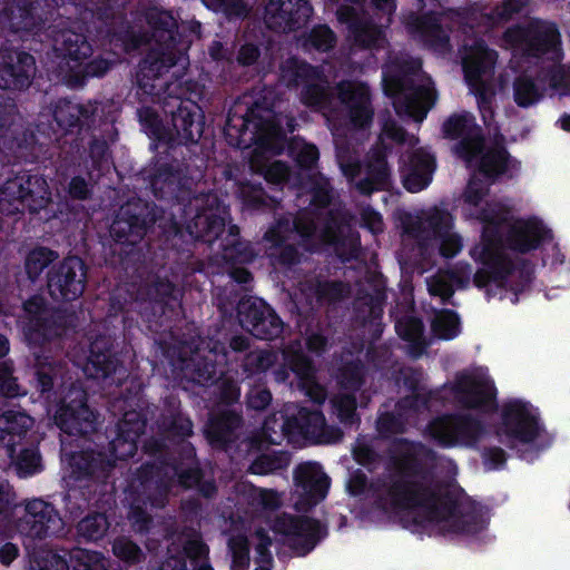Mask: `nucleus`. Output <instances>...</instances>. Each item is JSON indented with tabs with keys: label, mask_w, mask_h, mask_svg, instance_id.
Segmentation results:
<instances>
[{
	"label": "nucleus",
	"mask_w": 570,
	"mask_h": 570,
	"mask_svg": "<svg viewBox=\"0 0 570 570\" xmlns=\"http://www.w3.org/2000/svg\"><path fill=\"white\" fill-rule=\"evenodd\" d=\"M17 442L6 443V454L19 478H28L43 470L38 446H20Z\"/></svg>",
	"instance_id": "nucleus-44"
},
{
	"label": "nucleus",
	"mask_w": 570,
	"mask_h": 570,
	"mask_svg": "<svg viewBox=\"0 0 570 570\" xmlns=\"http://www.w3.org/2000/svg\"><path fill=\"white\" fill-rule=\"evenodd\" d=\"M283 361L302 384L314 382L316 371L313 360L302 350L286 348L283 352Z\"/></svg>",
	"instance_id": "nucleus-49"
},
{
	"label": "nucleus",
	"mask_w": 570,
	"mask_h": 570,
	"mask_svg": "<svg viewBox=\"0 0 570 570\" xmlns=\"http://www.w3.org/2000/svg\"><path fill=\"white\" fill-rule=\"evenodd\" d=\"M332 100L333 94L325 76L322 80H314L302 87L301 101L306 107L325 109L330 107Z\"/></svg>",
	"instance_id": "nucleus-51"
},
{
	"label": "nucleus",
	"mask_w": 570,
	"mask_h": 570,
	"mask_svg": "<svg viewBox=\"0 0 570 570\" xmlns=\"http://www.w3.org/2000/svg\"><path fill=\"white\" fill-rule=\"evenodd\" d=\"M434 396L435 392L433 391L410 393L396 401L395 410L403 412L407 417L410 414L422 413L430 409L431 401Z\"/></svg>",
	"instance_id": "nucleus-61"
},
{
	"label": "nucleus",
	"mask_w": 570,
	"mask_h": 570,
	"mask_svg": "<svg viewBox=\"0 0 570 570\" xmlns=\"http://www.w3.org/2000/svg\"><path fill=\"white\" fill-rule=\"evenodd\" d=\"M502 41L515 55L531 59H556L561 53V35L554 22L532 19L508 27Z\"/></svg>",
	"instance_id": "nucleus-11"
},
{
	"label": "nucleus",
	"mask_w": 570,
	"mask_h": 570,
	"mask_svg": "<svg viewBox=\"0 0 570 570\" xmlns=\"http://www.w3.org/2000/svg\"><path fill=\"white\" fill-rule=\"evenodd\" d=\"M333 413L345 426H352L360 423V416L356 413L357 400L355 393H338L331 400Z\"/></svg>",
	"instance_id": "nucleus-56"
},
{
	"label": "nucleus",
	"mask_w": 570,
	"mask_h": 570,
	"mask_svg": "<svg viewBox=\"0 0 570 570\" xmlns=\"http://www.w3.org/2000/svg\"><path fill=\"white\" fill-rule=\"evenodd\" d=\"M296 118L292 115L275 112L273 104L267 99H256L250 105L235 102L229 108L223 129L226 142L237 149L253 146L272 148L284 146L287 135L297 128Z\"/></svg>",
	"instance_id": "nucleus-6"
},
{
	"label": "nucleus",
	"mask_w": 570,
	"mask_h": 570,
	"mask_svg": "<svg viewBox=\"0 0 570 570\" xmlns=\"http://www.w3.org/2000/svg\"><path fill=\"white\" fill-rule=\"evenodd\" d=\"M542 431L543 424L539 412L530 402L514 399L503 404L498 435L507 438V445L510 449H513L515 443H533Z\"/></svg>",
	"instance_id": "nucleus-18"
},
{
	"label": "nucleus",
	"mask_w": 570,
	"mask_h": 570,
	"mask_svg": "<svg viewBox=\"0 0 570 570\" xmlns=\"http://www.w3.org/2000/svg\"><path fill=\"white\" fill-rule=\"evenodd\" d=\"M276 362V356L269 351H249L242 362V371L245 377L250 379L269 370Z\"/></svg>",
	"instance_id": "nucleus-57"
},
{
	"label": "nucleus",
	"mask_w": 570,
	"mask_h": 570,
	"mask_svg": "<svg viewBox=\"0 0 570 570\" xmlns=\"http://www.w3.org/2000/svg\"><path fill=\"white\" fill-rule=\"evenodd\" d=\"M395 331L401 340L410 343V352L413 356L419 357L423 354L424 324L420 317L413 315L400 317L395 323Z\"/></svg>",
	"instance_id": "nucleus-48"
},
{
	"label": "nucleus",
	"mask_w": 570,
	"mask_h": 570,
	"mask_svg": "<svg viewBox=\"0 0 570 570\" xmlns=\"http://www.w3.org/2000/svg\"><path fill=\"white\" fill-rule=\"evenodd\" d=\"M436 168L433 155L422 148L400 157V175L403 187L409 193H419L425 189L432 181Z\"/></svg>",
	"instance_id": "nucleus-35"
},
{
	"label": "nucleus",
	"mask_w": 570,
	"mask_h": 570,
	"mask_svg": "<svg viewBox=\"0 0 570 570\" xmlns=\"http://www.w3.org/2000/svg\"><path fill=\"white\" fill-rule=\"evenodd\" d=\"M312 14L313 7L307 0H268L264 20L275 32H292L304 27Z\"/></svg>",
	"instance_id": "nucleus-30"
},
{
	"label": "nucleus",
	"mask_w": 570,
	"mask_h": 570,
	"mask_svg": "<svg viewBox=\"0 0 570 570\" xmlns=\"http://www.w3.org/2000/svg\"><path fill=\"white\" fill-rule=\"evenodd\" d=\"M503 224H485L480 242L470 248V256L481 265L473 275V285L484 289L488 299L497 295L492 284L500 293L510 291L518 296L532 283L531 268L525 262L517 264L505 252L504 244L513 252L528 254L553 237L540 219L529 218L512 225L503 239Z\"/></svg>",
	"instance_id": "nucleus-5"
},
{
	"label": "nucleus",
	"mask_w": 570,
	"mask_h": 570,
	"mask_svg": "<svg viewBox=\"0 0 570 570\" xmlns=\"http://www.w3.org/2000/svg\"><path fill=\"white\" fill-rule=\"evenodd\" d=\"M33 425V419L23 411L7 410L0 414V441L19 443Z\"/></svg>",
	"instance_id": "nucleus-46"
},
{
	"label": "nucleus",
	"mask_w": 570,
	"mask_h": 570,
	"mask_svg": "<svg viewBox=\"0 0 570 570\" xmlns=\"http://www.w3.org/2000/svg\"><path fill=\"white\" fill-rule=\"evenodd\" d=\"M346 294L342 281L321 275L306 277L289 294L288 311L295 316L296 326L305 338L308 352L322 355L328 346L327 326L321 320L324 307L341 302Z\"/></svg>",
	"instance_id": "nucleus-7"
},
{
	"label": "nucleus",
	"mask_w": 570,
	"mask_h": 570,
	"mask_svg": "<svg viewBox=\"0 0 570 570\" xmlns=\"http://www.w3.org/2000/svg\"><path fill=\"white\" fill-rule=\"evenodd\" d=\"M154 151L155 164L146 171L145 179L155 198L177 200L184 225L174 216L159 217L154 203L141 198L127 200L109 229L114 262L126 273H135L149 264H164L170 250H184L183 244L189 240L213 245L226 227L225 218L218 213L219 198L213 193L196 194L181 183L194 168L205 167V163L187 155V146L181 153L166 148Z\"/></svg>",
	"instance_id": "nucleus-1"
},
{
	"label": "nucleus",
	"mask_w": 570,
	"mask_h": 570,
	"mask_svg": "<svg viewBox=\"0 0 570 570\" xmlns=\"http://www.w3.org/2000/svg\"><path fill=\"white\" fill-rule=\"evenodd\" d=\"M432 332L441 340H453L460 333L459 314L452 309H443L435 316L432 324Z\"/></svg>",
	"instance_id": "nucleus-60"
},
{
	"label": "nucleus",
	"mask_w": 570,
	"mask_h": 570,
	"mask_svg": "<svg viewBox=\"0 0 570 570\" xmlns=\"http://www.w3.org/2000/svg\"><path fill=\"white\" fill-rule=\"evenodd\" d=\"M56 425L69 435H87L96 431V412L88 405V394L72 385L57 405Z\"/></svg>",
	"instance_id": "nucleus-19"
},
{
	"label": "nucleus",
	"mask_w": 570,
	"mask_h": 570,
	"mask_svg": "<svg viewBox=\"0 0 570 570\" xmlns=\"http://www.w3.org/2000/svg\"><path fill=\"white\" fill-rule=\"evenodd\" d=\"M476 98L478 108L485 127L491 128L494 122L495 90L492 85H481L470 88Z\"/></svg>",
	"instance_id": "nucleus-59"
},
{
	"label": "nucleus",
	"mask_w": 570,
	"mask_h": 570,
	"mask_svg": "<svg viewBox=\"0 0 570 570\" xmlns=\"http://www.w3.org/2000/svg\"><path fill=\"white\" fill-rule=\"evenodd\" d=\"M366 368L364 363L356 358L344 362L338 368L337 383L342 390L355 393L365 382Z\"/></svg>",
	"instance_id": "nucleus-54"
},
{
	"label": "nucleus",
	"mask_w": 570,
	"mask_h": 570,
	"mask_svg": "<svg viewBox=\"0 0 570 570\" xmlns=\"http://www.w3.org/2000/svg\"><path fill=\"white\" fill-rule=\"evenodd\" d=\"M513 97L519 107L528 108L541 98L535 81L528 76H519L513 82Z\"/></svg>",
	"instance_id": "nucleus-62"
},
{
	"label": "nucleus",
	"mask_w": 570,
	"mask_h": 570,
	"mask_svg": "<svg viewBox=\"0 0 570 570\" xmlns=\"http://www.w3.org/2000/svg\"><path fill=\"white\" fill-rule=\"evenodd\" d=\"M19 531L32 539L59 535L65 522L52 503L33 499L26 504L24 514L18 523Z\"/></svg>",
	"instance_id": "nucleus-26"
},
{
	"label": "nucleus",
	"mask_w": 570,
	"mask_h": 570,
	"mask_svg": "<svg viewBox=\"0 0 570 570\" xmlns=\"http://www.w3.org/2000/svg\"><path fill=\"white\" fill-rule=\"evenodd\" d=\"M294 435H299L306 440H313L317 443H331L342 439V431L338 428L328 426L325 416L321 410H309L298 407L296 413L288 416L285 424Z\"/></svg>",
	"instance_id": "nucleus-33"
},
{
	"label": "nucleus",
	"mask_w": 570,
	"mask_h": 570,
	"mask_svg": "<svg viewBox=\"0 0 570 570\" xmlns=\"http://www.w3.org/2000/svg\"><path fill=\"white\" fill-rule=\"evenodd\" d=\"M140 466L141 473L150 476L153 484L166 488L167 501L175 479L181 488L194 489L204 476L191 443L177 450V455L171 461L160 460L158 463H142Z\"/></svg>",
	"instance_id": "nucleus-13"
},
{
	"label": "nucleus",
	"mask_w": 570,
	"mask_h": 570,
	"mask_svg": "<svg viewBox=\"0 0 570 570\" xmlns=\"http://www.w3.org/2000/svg\"><path fill=\"white\" fill-rule=\"evenodd\" d=\"M392 187L391 168L385 147L371 150L365 165V176L356 183L360 194L370 196L374 191L390 190Z\"/></svg>",
	"instance_id": "nucleus-41"
},
{
	"label": "nucleus",
	"mask_w": 570,
	"mask_h": 570,
	"mask_svg": "<svg viewBox=\"0 0 570 570\" xmlns=\"http://www.w3.org/2000/svg\"><path fill=\"white\" fill-rule=\"evenodd\" d=\"M530 0H503L494 6L488 12L476 8H459L451 11V17H455L459 28L465 35L487 33L500 26L509 22L514 14L520 13Z\"/></svg>",
	"instance_id": "nucleus-21"
},
{
	"label": "nucleus",
	"mask_w": 570,
	"mask_h": 570,
	"mask_svg": "<svg viewBox=\"0 0 570 570\" xmlns=\"http://www.w3.org/2000/svg\"><path fill=\"white\" fill-rule=\"evenodd\" d=\"M109 521L105 513L92 512L77 523V533L86 541H98L109 529Z\"/></svg>",
	"instance_id": "nucleus-55"
},
{
	"label": "nucleus",
	"mask_w": 570,
	"mask_h": 570,
	"mask_svg": "<svg viewBox=\"0 0 570 570\" xmlns=\"http://www.w3.org/2000/svg\"><path fill=\"white\" fill-rule=\"evenodd\" d=\"M243 422V415L235 410L214 411L205 425V438L214 449L226 451L237 441Z\"/></svg>",
	"instance_id": "nucleus-40"
},
{
	"label": "nucleus",
	"mask_w": 570,
	"mask_h": 570,
	"mask_svg": "<svg viewBox=\"0 0 570 570\" xmlns=\"http://www.w3.org/2000/svg\"><path fill=\"white\" fill-rule=\"evenodd\" d=\"M188 50H179V48H166V46H157L150 48L146 56L139 62L136 82L138 90L142 95L151 98L153 101L160 100L165 96V87L171 85L164 81L163 76L183 60H187ZM177 80L173 81L175 83Z\"/></svg>",
	"instance_id": "nucleus-15"
},
{
	"label": "nucleus",
	"mask_w": 570,
	"mask_h": 570,
	"mask_svg": "<svg viewBox=\"0 0 570 570\" xmlns=\"http://www.w3.org/2000/svg\"><path fill=\"white\" fill-rule=\"evenodd\" d=\"M336 35L327 24H316L307 33L304 46L318 52H328L336 45Z\"/></svg>",
	"instance_id": "nucleus-64"
},
{
	"label": "nucleus",
	"mask_w": 570,
	"mask_h": 570,
	"mask_svg": "<svg viewBox=\"0 0 570 570\" xmlns=\"http://www.w3.org/2000/svg\"><path fill=\"white\" fill-rule=\"evenodd\" d=\"M237 314L240 325L258 340L273 341L284 331L279 315L263 299H240Z\"/></svg>",
	"instance_id": "nucleus-23"
},
{
	"label": "nucleus",
	"mask_w": 570,
	"mask_h": 570,
	"mask_svg": "<svg viewBox=\"0 0 570 570\" xmlns=\"http://www.w3.org/2000/svg\"><path fill=\"white\" fill-rule=\"evenodd\" d=\"M112 553L128 568L137 566L146 559L141 548L127 538H118L114 541Z\"/></svg>",
	"instance_id": "nucleus-63"
},
{
	"label": "nucleus",
	"mask_w": 570,
	"mask_h": 570,
	"mask_svg": "<svg viewBox=\"0 0 570 570\" xmlns=\"http://www.w3.org/2000/svg\"><path fill=\"white\" fill-rule=\"evenodd\" d=\"M146 22L151 30V37L157 46L188 50L191 43L185 28L167 10L150 8L146 12Z\"/></svg>",
	"instance_id": "nucleus-37"
},
{
	"label": "nucleus",
	"mask_w": 570,
	"mask_h": 570,
	"mask_svg": "<svg viewBox=\"0 0 570 570\" xmlns=\"http://www.w3.org/2000/svg\"><path fill=\"white\" fill-rule=\"evenodd\" d=\"M291 463L286 451L262 452L256 455L248 468V472L256 475L273 474L286 470Z\"/></svg>",
	"instance_id": "nucleus-50"
},
{
	"label": "nucleus",
	"mask_w": 570,
	"mask_h": 570,
	"mask_svg": "<svg viewBox=\"0 0 570 570\" xmlns=\"http://www.w3.org/2000/svg\"><path fill=\"white\" fill-rule=\"evenodd\" d=\"M65 0H4L0 3V29L12 33H38L52 9Z\"/></svg>",
	"instance_id": "nucleus-16"
},
{
	"label": "nucleus",
	"mask_w": 570,
	"mask_h": 570,
	"mask_svg": "<svg viewBox=\"0 0 570 570\" xmlns=\"http://www.w3.org/2000/svg\"><path fill=\"white\" fill-rule=\"evenodd\" d=\"M189 352L179 351L173 361V366L181 373V376L200 386H209L217 381L218 347L213 346L205 352L198 345H188Z\"/></svg>",
	"instance_id": "nucleus-27"
},
{
	"label": "nucleus",
	"mask_w": 570,
	"mask_h": 570,
	"mask_svg": "<svg viewBox=\"0 0 570 570\" xmlns=\"http://www.w3.org/2000/svg\"><path fill=\"white\" fill-rule=\"evenodd\" d=\"M129 0H91L88 10L99 21L108 36H117L129 28L127 4Z\"/></svg>",
	"instance_id": "nucleus-42"
},
{
	"label": "nucleus",
	"mask_w": 570,
	"mask_h": 570,
	"mask_svg": "<svg viewBox=\"0 0 570 570\" xmlns=\"http://www.w3.org/2000/svg\"><path fill=\"white\" fill-rule=\"evenodd\" d=\"M190 94V88L177 79L175 83L165 87V96L158 101L161 104L163 112L170 120L176 145L187 146L189 151L186 154L204 164L198 142L204 132L205 114L189 97Z\"/></svg>",
	"instance_id": "nucleus-8"
},
{
	"label": "nucleus",
	"mask_w": 570,
	"mask_h": 570,
	"mask_svg": "<svg viewBox=\"0 0 570 570\" xmlns=\"http://www.w3.org/2000/svg\"><path fill=\"white\" fill-rule=\"evenodd\" d=\"M337 98L346 110L347 125L352 129H365L373 120L374 110L371 104V92L364 83L341 81L336 86Z\"/></svg>",
	"instance_id": "nucleus-31"
},
{
	"label": "nucleus",
	"mask_w": 570,
	"mask_h": 570,
	"mask_svg": "<svg viewBox=\"0 0 570 570\" xmlns=\"http://www.w3.org/2000/svg\"><path fill=\"white\" fill-rule=\"evenodd\" d=\"M37 71L35 57L19 48H0V88L23 91L30 87Z\"/></svg>",
	"instance_id": "nucleus-25"
},
{
	"label": "nucleus",
	"mask_w": 570,
	"mask_h": 570,
	"mask_svg": "<svg viewBox=\"0 0 570 570\" xmlns=\"http://www.w3.org/2000/svg\"><path fill=\"white\" fill-rule=\"evenodd\" d=\"M116 118L112 106L108 105L107 114L104 117L100 116L99 122L88 134L83 135L86 153L82 155L80 163L89 158L92 170L100 171L109 166L111 158L109 141H114L118 135L115 127Z\"/></svg>",
	"instance_id": "nucleus-28"
},
{
	"label": "nucleus",
	"mask_w": 570,
	"mask_h": 570,
	"mask_svg": "<svg viewBox=\"0 0 570 570\" xmlns=\"http://www.w3.org/2000/svg\"><path fill=\"white\" fill-rule=\"evenodd\" d=\"M50 29L53 51L67 66L63 79L69 87H82L90 78L102 77L111 68V61L102 57L89 60L94 49L82 32L58 29L56 26Z\"/></svg>",
	"instance_id": "nucleus-9"
},
{
	"label": "nucleus",
	"mask_w": 570,
	"mask_h": 570,
	"mask_svg": "<svg viewBox=\"0 0 570 570\" xmlns=\"http://www.w3.org/2000/svg\"><path fill=\"white\" fill-rule=\"evenodd\" d=\"M452 392L463 409L490 413L498 407L497 387L491 380L460 375L455 379Z\"/></svg>",
	"instance_id": "nucleus-29"
},
{
	"label": "nucleus",
	"mask_w": 570,
	"mask_h": 570,
	"mask_svg": "<svg viewBox=\"0 0 570 570\" xmlns=\"http://www.w3.org/2000/svg\"><path fill=\"white\" fill-rule=\"evenodd\" d=\"M478 35L468 36L475 37L473 43L470 46L466 56L463 58L462 68L464 79L469 86L479 87L481 85H491L483 79L484 76H491L498 59L495 50L489 48L484 39L478 38Z\"/></svg>",
	"instance_id": "nucleus-39"
},
{
	"label": "nucleus",
	"mask_w": 570,
	"mask_h": 570,
	"mask_svg": "<svg viewBox=\"0 0 570 570\" xmlns=\"http://www.w3.org/2000/svg\"><path fill=\"white\" fill-rule=\"evenodd\" d=\"M157 425L164 439L177 443L178 450L187 444L186 440L194 434V423L190 416L181 410V402L175 395L164 399Z\"/></svg>",
	"instance_id": "nucleus-38"
},
{
	"label": "nucleus",
	"mask_w": 570,
	"mask_h": 570,
	"mask_svg": "<svg viewBox=\"0 0 570 570\" xmlns=\"http://www.w3.org/2000/svg\"><path fill=\"white\" fill-rule=\"evenodd\" d=\"M59 254L46 246H37L31 249L24 259V269L28 278L36 282L42 272L57 261Z\"/></svg>",
	"instance_id": "nucleus-52"
},
{
	"label": "nucleus",
	"mask_w": 570,
	"mask_h": 570,
	"mask_svg": "<svg viewBox=\"0 0 570 570\" xmlns=\"http://www.w3.org/2000/svg\"><path fill=\"white\" fill-rule=\"evenodd\" d=\"M367 17L363 7L356 8L351 4H340L336 9V19L340 23L346 24L348 37L356 47L372 49L377 46L383 36L382 29Z\"/></svg>",
	"instance_id": "nucleus-36"
},
{
	"label": "nucleus",
	"mask_w": 570,
	"mask_h": 570,
	"mask_svg": "<svg viewBox=\"0 0 570 570\" xmlns=\"http://www.w3.org/2000/svg\"><path fill=\"white\" fill-rule=\"evenodd\" d=\"M442 134L446 139H459L454 151L468 164L475 160L485 145L483 131L475 122V117L469 111L449 116L442 124Z\"/></svg>",
	"instance_id": "nucleus-22"
},
{
	"label": "nucleus",
	"mask_w": 570,
	"mask_h": 570,
	"mask_svg": "<svg viewBox=\"0 0 570 570\" xmlns=\"http://www.w3.org/2000/svg\"><path fill=\"white\" fill-rule=\"evenodd\" d=\"M407 422L409 417L403 412L394 409V411L379 413L375 429L382 440H390L392 436L405 433Z\"/></svg>",
	"instance_id": "nucleus-53"
},
{
	"label": "nucleus",
	"mask_w": 570,
	"mask_h": 570,
	"mask_svg": "<svg viewBox=\"0 0 570 570\" xmlns=\"http://www.w3.org/2000/svg\"><path fill=\"white\" fill-rule=\"evenodd\" d=\"M440 13L428 11L422 14L411 12L405 19V28L412 39L421 42L423 47L434 51H446L450 48V31L442 26L441 17L446 16L456 24V29L465 35L460 28L455 17H451V11Z\"/></svg>",
	"instance_id": "nucleus-24"
},
{
	"label": "nucleus",
	"mask_w": 570,
	"mask_h": 570,
	"mask_svg": "<svg viewBox=\"0 0 570 570\" xmlns=\"http://www.w3.org/2000/svg\"><path fill=\"white\" fill-rule=\"evenodd\" d=\"M150 476L141 473L139 466L134 473L126 489V499L129 503L128 520L135 532L147 533L153 524L148 507L164 508L167 503L166 488L153 484Z\"/></svg>",
	"instance_id": "nucleus-17"
},
{
	"label": "nucleus",
	"mask_w": 570,
	"mask_h": 570,
	"mask_svg": "<svg viewBox=\"0 0 570 570\" xmlns=\"http://www.w3.org/2000/svg\"><path fill=\"white\" fill-rule=\"evenodd\" d=\"M420 68V62H406L383 78L384 94L392 99L393 108L402 119L422 121L435 104V90L416 85L413 79Z\"/></svg>",
	"instance_id": "nucleus-10"
},
{
	"label": "nucleus",
	"mask_w": 570,
	"mask_h": 570,
	"mask_svg": "<svg viewBox=\"0 0 570 570\" xmlns=\"http://www.w3.org/2000/svg\"><path fill=\"white\" fill-rule=\"evenodd\" d=\"M426 433L442 448L474 446L485 434V424L469 413H445L429 422Z\"/></svg>",
	"instance_id": "nucleus-14"
},
{
	"label": "nucleus",
	"mask_w": 570,
	"mask_h": 570,
	"mask_svg": "<svg viewBox=\"0 0 570 570\" xmlns=\"http://www.w3.org/2000/svg\"><path fill=\"white\" fill-rule=\"evenodd\" d=\"M294 483L299 495L297 510H308L318 504L327 494L330 478L318 463H299L294 470Z\"/></svg>",
	"instance_id": "nucleus-32"
},
{
	"label": "nucleus",
	"mask_w": 570,
	"mask_h": 570,
	"mask_svg": "<svg viewBox=\"0 0 570 570\" xmlns=\"http://www.w3.org/2000/svg\"><path fill=\"white\" fill-rule=\"evenodd\" d=\"M288 86L304 87L305 85L324 79V73L320 67L313 66L304 60L294 59L287 71Z\"/></svg>",
	"instance_id": "nucleus-58"
},
{
	"label": "nucleus",
	"mask_w": 570,
	"mask_h": 570,
	"mask_svg": "<svg viewBox=\"0 0 570 570\" xmlns=\"http://www.w3.org/2000/svg\"><path fill=\"white\" fill-rule=\"evenodd\" d=\"M327 534L325 524L306 515L291 517L285 530L287 546L297 557H306Z\"/></svg>",
	"instance_id": "nucleus-34"
},
{
	"label": "nucleus",
	"mask_w": 570,
	"mask_h": 570,
	"mask_svg": "<svg viewBox=\"0 0 570 570\" xmlns=\"http://www.w3.org/2000/svg\"><path fill=\"white\" fill-rule=\"evenodd\" d=\"M108 106L60 98L50 119H39L35 129L14 124L17 104L0 95V213L7 216L38 214L51 200L40 167L55 165L65 176L80 166L86 153L83 135L107 114Z\"/></svg>",
	"instance_id": "nucleus-2"
},
{
	"label": "nucleus",
	"mask_w": 570,
	"mask_h": 570,
	"mask_svg": "<svg viewBox=\"0 0 570 570\" xmlns=\"http://www.w3.org/2000/svg\"><path fill=\"white\" fill-rule=\"evenodd\" d=\"M479 158L478 170L488 179H497L508 170L511 156L502 144H494L487 150H482Z\"/></svg>",
	"instance_id": "nucleus-47"
},
{
	"label": "nucleus",
	"mask_w": 570,
	"mask_h": 570,
	"mask_svg": "<svg viewBox=\"0 0 570 570\" xmlns=\"http://www.w3.org/2000/svg\"><path fill=\"white\" fill-rule=\"evenodd\" d=\"M62 332V322L49 314L28 317L24 326V336L28 343L35 346L50 343L61 336Z\"/></svg>",
	"instance_id": "nucleus-45"
},
{
	"label": "nucleus",
	"mask_w": 570,
	"mask_h": 570,
	"mask_svg": "<svg viewBox=\"0 0 570 570\" xmlns=\"http://www.w3.org/2000/svg\"><path fill=\"white\" fill-rule=\"evenodd\" d=\"M436 452L421 441L394 438L387 448L385 473L373 483L379 500L395 512L423 510L431 521L443 522L448 533L475 535L487 522L481 508L459 513V500L432 478Z\"/></svg>",
	"instance_id": "nucleus-4"
},
{
	"label": "nucleus",
	"mask_w": 570,
	"mask_h": 570,
	"mask_svg": "<svg viewBox=\"0 0 570 570\" xmlns=\"http://www.w3.org/2000/svg\"><path fill=\"white\" fill-rule=\"evenodd\" d=\"M137 115L141 128L153 140L150 145L153 150L166 148L167 151L171 149V153H181L186 148L184 145H176L174 132L165 127L161 117L155 108L142 106L138 109Z\"/></svg>",
	"instance_id": "nucleus-43"
},
{
	"label": "nucleus",
	"mask_w": 570,
	"mask_h": 570,
	"mask_svg": "<svg viewBox=\"0 0 570 570\" xmlns=\"http://www.w3.org/2000/svg\"><path fill=\"white\" fill-rule=\"evenodd\" d=\"M149 295L148 299L137 303V326L150 334L169 332L181 309V291L170 279L158 276Z\"/></svg>",
	"instance_id": "nucleus-12"
},
{
	"label": "nucleus",
	"mask_w": 570,
	"mask_h": 570,
	"mask_svg": "<svg viewBox=\"0 0 570 570\" xmlns=\"http://www.w3.org/2000/svg\"><path fill=\"white\" fill-rule=\"evenodd\" d=\"M87 272V264L77 255L67 256L53 265L47 273V288L51 298L57 302L78 299L86 288Z\"/></svg>",
	"instance_id": "nucleus-20"
},
{
	"label": "nucleus",
	"mask_w": 570,
	"mask_h": 570,
	"mask_svg": "<svg viewBox=\"0 0 570 570\" xmlns=\"http://www.w3.org/2000/svg\"><path fill=\"white\" fill-rule=\"evenodd\" d=\"M83 371L89 377L116 385L107 409L118 422L116 435L109 442L110 458L94 450L73 452L69 458V480L73 483L62 494V502L72 521L89 507L94 494L109 483L116 461H126L137 453L138 440L145 433L150 412L142 384L137 380L128 381L129 372L114 351L109 336L99 335L90 343Z\"/></svg>",
	"instance_id": "nucleus-3"
}]
</instances>
